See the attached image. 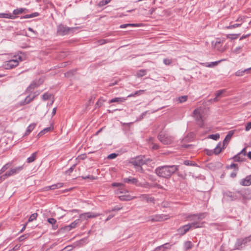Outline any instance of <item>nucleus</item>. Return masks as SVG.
I'll list each match as a JSON object with an SVG mask.
<instances>
[{"label":"nucleus","mask_w":251,"mask_h":251,"mask_svg":"<svg viewBox=\"0 0 251 251\" xmlns=\"http://www.w3.org/2000/svg\"><path fill=\"white\" fill-rule=\"evenodd\" d=\"M205 217V213H200L199 214H194L188 217L190 221H194V222L184 225L180 227L178 231L183 230V231L180 232V235H183L189 231L191 227L199 228L202 226V223L199 221L200 220L203 219Z\"/></svg>","instance_id":"f257e3e1"},{"label":"nucleus","mask_w":251,"mask_h":251,"mask_svg":"<svg viewBox=\"0 0 251 251\" xmlns=\"http://www.w3.org/2000/svg\"><path fill=\"white\" fill-rule=\"evenodd\" d=\"M151 160L147 158L145 155H139L130 159V163L137 169V171L142 170V166L150 162Z\"/></svg>","instance_id":"f03ea898"},{"label":"nucleus","mask_w":251,"mask_h":251,"mask_svg":"<svg viewBox=\"0 0 251 251\" xmlns=\"http://www.w3.org/2000/svg\"><path fill=\"white\" fill-rule=\"evenodd\" d=\"M79 29L78 27H69L62 24H60L57 26L56 33L59 36H65L70 34H73Z\"/></svg>","instance_id":"7ed1b4c3"},{"label":"nucleus","mask_w":251,"mask_h":251,"mask_svg":"<svg viewBox=\"0 0 251 251\" xmlns=\"http://www.w3.org/2000/svg\"><path fill=\"white\" fill-rule=\"evenodd\" d=\"M13 163V161L7 163L0 170V173H4L8 169H9V171L7 173H17L23 170V166L14 167Z\"/></svg>","instance_id":"20e7f679"},{"label":"nucleus","mask_w":251,"mask_h":251,"mask_svg":"<svg viewBox=\"0 0 251 251\" xmlns=\"http://www.w3.org/2000/svg\"><path fill=\"white\" fill-rule=\"evenodd\" d=\"M178 166H161L156 168L155 173H176L178 170Z\"/></svg>","instance_id":"39448f33"},{"label":"nucleus","mask_w":251,"mask_h":251,"mask_svg":"<svg viewBox=\"0 0 251 251\" xmlns=\"http://www.w3.org/2000/svg\"><path fill=\"white\" fill-rule=\"evenodd\" d=\"M157 138L158 140L164 145H170L173 142L174 139L172 137L167 134L161 131L159 133Z\"/></svg>","instance_id":"423d86ee"},{"label":"nucleus","mask_w":251,"mask_h":251,"mask_svg":"<svg viewBox=\"0 0 251 251\" xmlns=\"http://www.w3.org/2000/svg\"><path fill=\"white\" fill-rule=\"evenodd\" d=\"M193 113L194 114V116L195 118V120L197 125H198L201 127H203L204 122L202 118V115L200 110L198 109H196L193 111Z\"/></svg>","instance_id":"0eeeda50"},{"label":"nucleus","mask_w":251,"mask_h":251,"mask_svg":"<svg viewBox=\"0 0 251 251\" xmlns=\"http://www.w3.org/2000/svg\"><path fill=\"white\" fill-rule=\"evenodd\" d=\"M19 65L18 61L17 59H11L9 61H6L4 62L3 65V68L5 69L9 70L12 69Z\"/></svg>","instance_id":"6e6552de"},{"label":"nucleus","mask_w":251,"mask_h":251,"mask_svg":"<svg viewBox=\"0 0 251 251\" xmlns=\"http://www.w3.org/2000/svg\"><path fill=\"white\" fill-rule=\"evenodd\" d=\"M250 242H251V240L248 238V237H246L244 238L238 239L235 243V248L236 249L240 250L242 248L243 245H245Z\"/></svg>","instance_id":"1a4fd4ad"},{"label":"nucleus","mask_w":251,"mask_h":251,"mask_svg":"<svg viewBox=\"0 0 251 251\" xmlns=\"http://www.w3.org/2000/svg\"><path fill=\"white\" fill-rule=\"evenodd\" d=\"M100 215V214L94 213L89 212H86V213H84L80 214L79 216V218L82 221V220H87L88 218L97 217Z\"/></svg>","instance_id":"9d476101"},{"label":"nucleus","mask_w":251,"mask_h":251,"mask_svg":"<svg viewBox=\"0 0 251 251\" xmlns=\"http://www.w3.org/2000/svg\"><path fill=\"white\" fill-rule=\"evenodd\" d=\"M223 164L219 162H212L208 164L207 167L211 170L214 171L216 169L220 168L222 167Z\"/></svg>","instance_id":"9b49d317"},{"label":"nucleus","mask_w":251,"mask_h":251,"mask_svg":"<svg viewBox=\"0 0 251 251\" xmlns=\"http://www.w3.org/2000/svg\"><path fill=\"white\" fill-rule=\"evenodd\" d=\"M81 221L82 220H81L80 218L75 220L74 222L72 223L70 225L65 226L64 229L65 230L69 231L71 229L75 228L77 225H79V223H81Z\"/></svg>","instance_id":"f8f14e48"},{"label":"nucleus","mask_w":251,"mask_h":251,"mask_svg":"<svg viewBox=\"0 0 251 251\" xmlns=\"http://www.w3.org/2000/svg\"><path fill=\"white\" fill-rule=\"evenodd\" d=\"M237 193L239 195H242L243 198L245 199H251V190L247 189L243 193H241L240 191H238Z\"/></svg>","instance_id":"ddd939ff"},{"label":"nucleus","mask_w":251,"mask_h":251,"mask_svg":"<svg viewBox=\"0 0 251 251\" xmlns=\"http://www.w3.org/2000/svg\"><path fill=\"white\" fill-rule=\"evenodd\" d=\"M168 219L167 215H156L154 216L151 220L152 222L161 221Z\"/></svg>","instance_id":"4468645a"},{"label":"nucleus","mask_w":251,"mask_h":251,"mask_svg":"<svg viewBox=\"0 0 251 251\" xmlns=\"http://www.w3.org/2000/svg\"><path fill=\"white\" fill-rule=\"evenodd\" d=\"M240 184L243 186H250L251 185V174L242 179Z\"/></svg>","instance_id":"2eb2a0df"},{"label":"nucleus","mask_w":251,"mask_h":251,"mask_svg":"<svg viewBox=\"0 0 251 251\" xmlns=\"http://www.w3.org/2000/svg\"><path fill=\"white\" fill-rule=\"evenodd\" d=\"M38 87L37 80H33L31 84L27 87L26 91L28 92H31L35 88Z\"/></svg>","instance_id":"dca6fc26"},{"label":"nucleus","mask_w":251,"mask_h":251,"mask_svg":"<svg viewBox=\"0 0 251 251\" xmlns=\"http://www.w3.org/2000/svg\"><path fill=\"white\" fill-rule=\"evenodd\" d=\"M124 182L125 183H127L129 184H135L136 185H138V180L137 179L132 177H129L128 178H125L124 179Z\"/></svg>","instance_id":"f3484780"},{"label":"nucleus","mask_w":251,"mask_h":251,"mask_svg":"<svg viewBox=\"0 0 251 251\" xmlns=\"http://www.w3.org/2000/svg\"><path fill=\"white\" fill-rule=\"evenodd\" d=\"M35 96H33V97L32 98H30V96L28 95L27 96L25 99L24 100L21 101L20 102V105H25L27 104H28L31 101H32L34 99V98H35Z\"/></svg>","instance_id":"a211bd4d"},{"label":"nucleus","mask_w":251,"mask_h":251,"mask_svg":"<svg viewBox=\"0 0 251 251\" xmlns=\"http://www.w3.org/2000/svg\"><path fill=\"white\" fill-rule=\"evenodd\" d=\"M36 126V123H32L30 125H29L28 126V127H27L26 130L23 136H25L29 135L34 129Z\"/></svg>","instance_id":"6ab92c4d"},{"label":"nucleus","mask_w":251,"mask_h":251,"mask_svg":"<svg viewBox=\"0 0 251 251\" xmlns=\"http://www.w3.org/2000/svg\"><path fill=\"white\" fill-rule=\"evenodd\" d=\"M234 132H235L234 130H230L228 132L227 135L226 136L223 142L228 144V143L230 141L233 135L234 134Z\"/></svg>","instance_id":"aec40b11"},{"label":"nucleus","mask_w":251,"mask_h":251,"mask_svg":"<svg viewBox=\"0 0 251 251\" xmlns=\"http://www.w3.org/2000/svg\"><path fill=\"white\" fill-rule=\"evenodd\" d=\"M28 10L25 8H19L14 9L13 11V15L17 16V15L23 13V12H26Z\"/></svg>","instance_id":"412c9836"},{"label":"nucleus","mask_w":251,"mask_h":251,"mask_svg":"<svg viewBox=\"0 0 251 251\" xmlns=\"http://www.w3.org/2000/svg\"><path fill=\"white\" fill-rule=\"evenodd\" d=\"M127 98H124V97H120V98H115L113 99H112L109 101V103H113V102H118V103H122L126 101Z\"/></svg>","instance_id":"4be33fe9"},{"label":"nucleus","mask_w":251,"mask_h":251,"mask_svg":"<svg viewBox=\"0 0 251 251\" xmlns=\"http://www.w3.org/2000/svg\"><path fill=\"white\" fill-rule=\"evenodd\" d=\"M18 17L17 16H14L11 13H0V18H7L10 19H15Z\"/></svg>","instance_id":"5701e85b"},{"label":"nucleus","mask_w":251,"mask_h":251,"mask_svg":"<svg viewBox=\"0 0 251 251\" xmlns=\"http://www.w3.org/2000/svg\"><path fill=\"white\" fill-rule=\"evenodd\" d=\"M231 159H233L234 162H242L245 161V158L242 157L239 153L233 156Z\"/></svg>","instance_id":"b1692460"},{"label":"nucleus","mask_w":251,"mask_h":251,"mask_svg":"<svg viewBox=\"0 0 251 251\" xmlns=\"http://www.w3.org/2000/svg\"><path fill=\"white\" fill-rule=\"evenodd\" d=\"M139 198L142 201L145 200L147 202H153L154 199L152 197H150L148 195L142 194L139 196Z\"/></svg>","instance_id":"393cba45"},{"label":"nucleus","mask_w":251,"mask_h":251,"mask_svg":"<svg viewBox=\"0 0 251 251\" xmlns=\"http://www.w3.org/2000/svg\"><path fill=\"white\" fill-rule=\"evenodd\" d=\"M77 69H72L67 71L64 74V75L67 78L72 77L76 74Z\"/></svg>","instance_id":"a878e982"},{"label":"nucleus","mask_w":251,"mask_h":251,"mask_svg":"<svg viewBox=\"0 0 251 251\" xmlns=\"http://www.w3.org/2000/svg\"><path fill=\"white\" fill-rule=\"evenodd\" d=\"M251 70V67L245 69L244 70H238L235 72V75L237 76H241L244 75L245 73H248Z\"/></svg>","instance_id":"bb28decb"},{"label":"nucleus","mask_w":251,"mask_h":251,"mask_svg":"<svg viewBox=\"0 0 251 251\" xmlns=\"http://www.w3.org/2000/svg\"><path fill=\"white\" fill-rule=\"evenodd\" d=\"M48 222L52 225V228L53 229L55 230L58 228V226L56 225V220L53 218H50L48 219Z\"/></svg>","instance_id":"cd10ccee"},{"label":"nucleus","mask_w":251,"mask_h":251,"mask_svg":"<svg viewBox=\"0 0 251 251\" xmlns=\"http://www.w3.org/2000/svg\"><path fill=\"white\" fill-rule=\"evenodd\" d=\"M238 191L236 192V193H233L232 192H228L227 193V196L230 198V200L231 201L235 200L238 198L239 194L237 193Z\"/></svg>","instance_id":"c85d7f7f"},{"label":"nucleus","mask_w":251,"mask_h":251,"mask_svg":"<svg viewBox=\"0 0 251 251\" xmlns=\"http://www.w3.org/2000/svg\"><path fill=\"white\" fill-rule=\"evenodd\" d=\"M63 183H57L55 184H53L51 186H48L46 187V190H54L55 189L59 188L62 187Z\"/></svg>","instance_id":"c756f323"},{"label":"nucleus","mask_w":251,"mask_h":251,"mask_svg":"<svg viewBox=\"0 0 251 251\" xmlns=\"http://www.w3.org/2000/svg\"><path fill=\"white\" fill-rule=\"evenodd\" d=\"M37 152H33L30 157L27 158L26 161L27 163H32L35 160L37 157Z\"/></svg>","instance_id":"7c9ffc66"},{"label":"nucleus","mask_w":251,"mask_h":251,"mask_svg":"<svg viewBox=\"0 0 251 251\" xmlns=\"http://www.w3.org/2000/svg\"><path fill=\"white\" fill-rule=\"evenodd\" d=\"M221 149V143L219 142L216 146V148L213 150V152L215 155H218L222 151Z\"/></svg>","instance_id":"2f4dec72"},{"label":"nucleus","mask_w":251,"mask_h":251,"mask_svg":"<svg viewBox=\"0 0 251 251\" xmlns=\"http://www.w3.org/2000/svg\"><path fill=\"white\" fill-rule=\"evenodd\" d=\"M146 74L147 70L145 69H141L137 72L136 76L137 77H141L145 76Z\"/></svg>","instance_id":"473e14b6"},{"label":"nucleus","mask_w":251,"mask_h":251,"mask_svg":"<svg viewBox=\"0 0 251 251\" xmlns=\"http://www.w3.org/2000/svg\"><path fill=\"white\" fill-rule=\"evenodd\" d=\"M240 33L228 34L226 35V37L227 39H230L231 40H235L240 36Z\"/></svg>","instance_id":"72a5a7b5"},{"label":"nucleus","mask_w":251,"mask_h":251,"mask_svg":"<svg viewBox=\"0 0 251 251\" xmlns=\"http://www.w3.org/2000/svg\"><path fill=\"white\" fill-rule=\"evenodd\" d=\"M226 168L227 169H233L234 171H235V172L238 171V169H239L238 164H235V163H232L230 165H227L226 166Z\"/></svg>","instance_id":"f704fd0d"},{"label":"nucleus","mask_w":251,"mask_h":251,"mask_svg":"<svg viewBox=\"0 0 251 251\" xmlns=\"http://www.w3.org/2000/svg\"><path fill=\"white\" fill-rule=\"evenodd\" d=\"M208 138L211 139L215 141H217L220 138V134L219 133L212 134L208 136Z\"/></svg>","instance_id":"c9c22d12"},{"label":"nucleus","mask_w":251,"mask_h":251,"mask_svg":"<svg viewBox=\"0 0 251 251\" xmlns=\"http://www.w3.org/2000/svg\"><path fill=\"white\" fill-rule=\"evenodd\" d=\"M184 248L185 250H189L192 248V243L190 241H186L184 243Z\"/></svg>","instance_id":"e433bc0d"},{"label":"nucleus","mask_w":251,"mask_h":251,"mask_svg":"<svg viewBox=\"0 0 251 251\" xmlns=\"http://www.w3.org/2000/svg\"><path fill=\"white\" fill-rule=\"evenodd\" d=\"M111 0H101L99 2L98 6L99 7H102L109 3Z\"/></svg>","instance_id":"4c0bfd02"},{"label":"nucleus","mask_w":251,"mask_h":251,"mask_svg":"<svg viewBox=\"0 0 251 251\" xmlns=\"http://www.w3.org/2000/svg\"><path fill=\"white\" fill-rule=\"evenodd\" d=\"M221 61V60H219L217 61L212 62L210 63H207V64L205 65V66L209 68H212L215 66H217Z\"/></svg>","instance_id":"58836bf2"},{"label":"nucleus","mask_w":251,"mask_h":251,"mask_svg":"<svg viewBox=\"0 0 251 251\" xmlns=\"http://www.w3.org/2000/svg\"><path fill=\"white\" fill-rule=\"evenodd\" d=\"M144 92V90H142L137 91L135 92H134V93L129 95L126 98L134 97L135 96H137V95H140L143 94V93Z\"/></svg>","instance_id":"ea45409f"},{"label":"nucleus","mask_w":251,"mask_h":251,"mask_svg":"<svg viewBox=\"0 0 251 251\" xmlns=\"http://www.w3.org/2000/svg\"><path fill=\"white\" fill-rule=\"evenodd\" d=\"M104 100L103 99L102 97L100 98L98 101L96 103V108L98 107H100L102 104Z\"/></svg>","instance_id":"a19ab883"},{"label":"nucleus","mask_w":251,"mask_h":251,"mask_svg":"<svg viewBox=\"0 0 251 251\" xmlns=\"http://www.w3.org/2000/svg\"><path fill=\"white\" fill-rule=\"evenodd\" d=\"M188 99L187 96H182L178 98V101L179 103H182L186 101Z\"/></svg>","instance_id":"79ce46f5"},{"label":"nucleus","mask_w":251,"mask_h":251,"mask_svg":"<svg viewBox=\"0 0 251 251\" xmlns=\"http://www.w3.org/2000/svg\"><path fill=\"white\" fill-rule=\"evenodd\" d=\"M241 24H231V23H230L229 25L226 26V28L227 29H232V28H235L237 27H239V26H241Z\"/></svg>","instance_id":"37998d69"},{"label":"nucleus","mask_w":251,"mask_h":251,"mask_svg":"<svg viewBox=\"0 0 251 251\" xmlns=\"http://www.w3.org/2000/svg\"><path fill=\"white\" fill-rule=\"evenodd\" d=\"M38 216V214L37 213H34L30 215L29 217L28 222H31L33 220L36 219Z\"/></svg>","instance_id":"c03bdc74"},{"label":"nucleus","mask_w":251,"mask_h":251,"mask_svg":"<svg viewBox=\"0 0 251 251\" xmlns=\"http://www.w3.org/2000/svg\"><path fill=\"white\" fill-rule=\"evenodd\" d=\"M183 164L186 166H196L197 164L194 163L192 161L186 160L184 161Z\"/></svg>","instance_id":"a18cd8bd"},{"label":"nucleus","mask_w":251,"mask_h":251,"mask_svg":"<svg viewBox=\"0 0 251 251\" xmlns=\"http://www.w3.org/2000/svg\"><path fill=\"white\" fill-rule=\"evenodd\" d=\"M122 197L123 198H121V200L125 201H130L136 198V197L131 196L130 195L123 196Z\"/></svg>","instance_id":"49530a36"},{"label":"nucleus","mask_w":251,"mask_h":251,"mask_svg":"<svg viewBox=\"0 0 251 251\" xmlns=\"http://www.w3.org/2000/svg\"><path fill=\"white\" fill-rule=\"evenodd\" d=\"M110 42V39H100L98 40V42L100 45H104L106 43H109Z\"/></svg>","instance_id":"de8ad7c7"},{"label":"nucleus","mask_w":251,"mask_h":251,"mask_svg":"<svg viewBox=\"0 0 251 251\" xmlns=\"http://www.w3.org/2000/svg\"><path fill=\"white\" fill-rule=\"evenodd\" d=\"M12 174H4L3 175L0 176V182L3 181L5 179L11 176Z\"/></svg>","instance_id":"09e8293b"},{"label":"nucleus","mask_w":251,"mask_h":251,"mask_svg":"<svg viewBox=\"0 0 251 251\" xmlns=\"http://www.w3.org/2000/svg\"><path fill=\"white\" fill-rule=\"evenodd\" d=\"M51 95L50 93H48L47 92L44 94V95L42 96V99L44 100H46L50 99L51 97Z\"/></svg>","instance_id":"8fccbe9b"},{"label":"nucleus","mask_w":251,"mask_h":251,"mask_svg":"<svg viewBox=\"0 0 251 251\" xmlns=\"http://www.w3.org/2000/svg\"><path fill=\"white\" fill-rule=\"evenodd\" d=\"M242 47L239 46L236 47L233 50V52L235 54H239L242 51Z\"/></svg>","instance_id":"3c124183"},{"label":"nucleus","mask_w":251,"mask_h":251,"mask_svg":"<svg viewBox=\"0 0 251 251\" xmlns=\"http://www.w3.org/2000/svg\"><path fill=\"white\" fill-rule=\"evenodd\" d=\"M29 235L28 234H25L20 236L18 238V240L20 242L23 241L25 239H26L28 237Z\"/></svg>","instance_id":"603ef678"},{"label":"nucleus","mask_w":251,"mask_h":251,"mask_svg":"<svg viewBox=\"0 0 251 251\" xmlns=\"http://www.w3.org/2000/svg\"><path fill=\"white\" fill-rule=\"evenodd\" d=\"M204 152L208 156H211L214 154V152H213V150H210L208 149H204Z\"/></svg>","instance_id":"864d4df0"},{"label":"nucleus","mask_w":251,"mask_h":251,"mask_svg":"<svg viewBox=\"0 0 251 251\" xmlns=\"http://www.w3.org/2000/svg\"><path fill=\"white\" fill-rule=\"evenodd\" d=\"M118 156V154L116 153H112L110 154H109L107 158L109 159H113L117 157Z\"/></svg>","instance_id":"5fc2aeb1"},{"label":"nucleus","mask_w":251,"mask_h":251,"mask_svg":"<svg viewBox=\"0 0 251 251\" xmlns=\"http://www.w3.org/2000/svg\"><path fill=\"white\" fill-rule=\"evenodd\" d=\"M226 91L225 90L223 89V90H219L218 91H217L215 93V96H216V97H219L220 96H221L223 93L224 92H225Z\"/></svg>","instance_id":"6e6d98bb"},{"label":"nucleus","mask_w":251,"mask_h":251,"mask_svg":"<svg viewBox=\"0 0 251 251\" xmlns=\"http://www.w3.org/2000/svg\"><path fill=\"white\" fill-rule=\"evenodd\" d=\"M112 186L113 187H122L124 185L122 183L114 182L112 184Z\"/></svg>","instance_id":"4d7b16f0"},{"label":"nucleus","mask_w":251,"mask_h":251,"mask_svg":"<svg viewBox=\"0 0 251 251\" xmlns=\"http://www.w3.org/2000/svg\"><path fill=\"white\" fill-rule=\"evenodd\" d=\"M52 129H53V128L51 127L50 126L46 127V128H44V129H43L42 130H41V133H43L44 134H45V133L50 131Z\"/></svg>","instance_id":"13d9d810"},{"label":"nucleus","mask_w":251,"mask_h":251,"mask_svg":"<svg viewBox=\"0 0 251 251\" xmlns=\"http://www.w3.org/2000/svg\"><path fill=\"white\" fill-rule=\"evenodd\" d=\"M251 129V121L248 122L246 124L245 130L247 131H249Z\"/></svg>","instance_id":"bf43d9fd"},{"label":"nucleus","mask_w":251,"mask_h":251,"mask_svg":"<svg viewBox=\"0 0 251 251\" xmlns=\"http://www.w3.org/2000/svg\"><path fill=\"white\" fill-rule=\"evenodd\" d=\"M246 149L247 148L246 147H245L244 148H243L241 151H240L239 152H238L241 155H243V156H246L247 155V151H246Z\"/></svg>","instance_id":"052dcab7"},{"label":"nucleus","mask_w":251,"mask_h":251,"mask_svg":"<svg viewBox=\"0 0 251 251\" xmlns=\"http://www.w3.org/2000/svg\"><path fill=\"white\" fill-rule=\"evenodd\" d=\"M81 177L84 179H86L87 178L90 179H95V178L92 175H87V176H81Z\"/></svg>","instance_id":"680f3d73"},{"label":"nucleus","mask_w":251,"mask_h":251,"mask_svg":"<svg viewBox=\"0 0 251 251\" xmlns=\"http://www.w3.org/2000/svg\"><path fill=\"white\" fill-rule=\"evenodd\" d=\"M75 166H76L75 164L73 165L69 169H68L67 170H66L65 171V173H72L74 171V170L75 168Z\"/></svg>","instance_id":"e2e57ef3"},{"label":"nucleus","mask_w":251,"mask_h":251,"mask_svg":"<svg viewBox=\"0 0 251 251\" xmlns=\"http://www.w3.org/2000/svg\"><path fill=\"white\" fill-rule=\"evenodd\" d=\"M171 60L167 58H165L163 60V63L167 65H170L171 63Z\"/></svg>","instance_id":"0e129e2a"},{"label":"nucleus","mask_w":251,"mask_h":251,"mask_svg":"<svg viewBox=\"0 0 251 251\" xmlns=\"http://www.w3.org/2000/svg\"><path fill=\"white\" fill-rule=\"evenodd\" d=\"M147 112H148V111H146L143 112L141 114L140 117H139L138 120H142L145 117V116H146V115Z\"/></svg>","instance_id":"69168bd1"},{"label":"nucleus","mask_w":251,"mask_h":251,"mask_svg":"<svg viewBox=\"0 0 251 251\" xmlns=\"http://www.w3.org/2000/svg\"><path fill=\"white\" fill-rule=\"evenodd\" d=\"M37 84H38V87H39L40 85L44 83V79H43V78H39V79L38 80H37Z\"/></svg>","instance_id":"338daca9"},{"label":"nucleus","mask_w":251,"mask_h":251,"mask_svg":"<svg viewBox=\"0 0 251 251\" xmlns=\"http://www.w3.org/2000/svg\"><path fill=\"white\" fill-rule=\"evenodd\" d=\"M95 99V96L93 95L91 96L89 100V103H93L94 100Z\"/></svg>","instance_id":"774afa93"}]
</instances>
